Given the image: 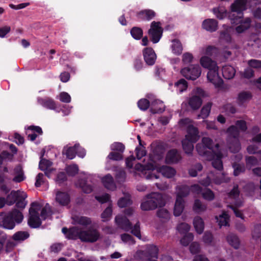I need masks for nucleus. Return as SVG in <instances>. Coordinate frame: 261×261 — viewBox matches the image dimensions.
<instances>
[{
	"label": "nucleus",
	"mask_w": 261,
	"mask_h": 261,
	"mask_svg": "<svg viewBox=\"0 0 261 261\" xmlns=\"http://www.w3.org/2000/svg\"><path fill=\"white\" fill-rule=\"evenodd\" d=\"M23 219L22 212L16 208L6 213H0V227L5 229H13L16 224H20Z\"/></svg>",
	"instance_id": "nucleus-1"
},
{
	"label": "nucleus",
	"mask_w": 261,
	"mask_h": 261,
	"mask_svg": "<svg viewBox=\"0 0 261 261\" xmlns=\"http://www.w3.org/2000/svg\"><path fill=\"white\" fill-rule=\"evenodd\" d=\"M165 203L162 194L158 192L151 193L146 195L144 201L141 204V208L143 211H151L158 207H163Z\"/></svg>",
	"instance_id": "nucleus-2"
},
{
	"label": "nucleus",
	"mask_w": 261,
	"mask_h": 261,
	"mask_svg": "<svg viewBox=\"0 0 261 261\" xmlns=\"http://www.w3.org/2000/svg\"><path fill=\"white\" fill-rule=\"evenodd\" d=\"M213 140L208 137H203L201 143H198L196 149L198 154L206 159H211L213 156L214 153L217 151Z\"/></svg>",
	"instance_id": "nucleus-3"
},
{
	"label": "nucleus",
	"mask_w": 261,
	"mask_h": 261,
	"mask_svg": "<svg viewBox=\"0 0 261 261\" xmlns=\"http://www.w3.org/2000/svg\"><path fill=\"white\" fill-rule=\"evenodd\" d=\"M247 0H236L231 6V12L228 15L229 19L238 21L243 16V11L246 9Z\"/></svg>",
	"instance_id": "nucleus-4"
},
{
	"label": "nucleus",
	"mask_w": 261,
	"mask_h": 261,
	"mask_svg": "<svg viewBox=\"0 0 261 261\" xmlns=\"http://www.w3.org/2000/svg\"><path fill=\"white\" fill-rule=\"evenodd\" d=\"M163 29L160 21H153L150 24V28L148 31L150 39L153 43L159 42L162 37Z\"/></svg>",
	"instance_id": "nucleus-5"
},
{
	"label": "nucleus",
	"mask_w": 261,
	"mask_h": 261,
	"mask_svg": "<svg viewBox=\"0 0 261 261\" xmlns=\"http://www.w3.org/2000/svg\"><path fill=\"white\" fill-rule=\"evenodd\" d=\"M201 68L199 65H191L181 70V74L188 80L194 81L201 75Z\"/></svg>",
	"instance_id": "nucleus-6"
},
{
	"label": "nucleus",
	"mask_w": 261,
	"mask_h": 261,
	"mask_svg": "<svg viewBox=\"0 0 261 261\" xmlns=\"http://www.w3.org/2000/svg\"><path fill=\"white\" fill-rule=\"evenodd\" d=\"M38 204L37 202H34L31 203V206L34 207L38 206ZM29 217L28 221L29 226L32 228H38L41 225L42 222L39 217L38 212L33 207H31L29 210Z\"/></svg>",
	"instance_id": "nucleus-7"
},
{
	"label": "nucleus",
	"mask_w": 261,
	"mask_h": 261,
	"mask_svg": "<svg viewBox=\"0 0 261 261\" xmlns=\"http://www.w3.org/2000/svg\"><path fill=\"white\" fill-rule=\"evenodd\" d=\"M99 236L100 234L96 229L90 227L86 230H82L80 239L83 242L94 243L98 240Z\"/></svg>",
	"instance_id": "nucleus-8"
},
{
	"label": "nucleus",
	"mask_w": 261,
	"mask_h": 261,
	"mask_svg": "<svg viewBox=\"0 0 261 261\" xmlns=\"http://www.w3.org/2000/svg\"><path fill=\"white\" fill-rule=\"evenodd\" d=\"M147 97L151 101L150 111L152 114L162 113L165 111V106L163 102L158 99L154 98L152 94H148Z\"/></svg>",
	"instance_id": "nucleus-9"
},
{
	"label": "nucleus",
	"mask_w": 261,
	"mask_h": 261,
	"mask_svg": "<svg viewBox=\"0 0 261 261\" xmlns=\"http://www.w3.org/2000/svg\"><path fill=\"white\" fill-rule=\"evenodd\" d=\"M217 149V151L214 153L213 156L211 159H206L208 161H212V164L213 167L219 171H221L223 169V163L222 159L223 158V154L220 148L219 144L217 143L215 145Z\"/></svg>",
	"instance_id": "nucleus-10"
},
{
	"label": "nucleus",
	"mask_w": 261,
	"mask_h": 261,
	"mask_svg": "<svg viewBox=\"0 0 261 261\" xmlns=\"http://www.w3.org/2000/svg\"><path fill=\"white\" fill-rule=\"evenodd\" d=\"M208 81L213 84L215 87H220L223 84V80L218 73V66L211 68L207 73Z\"/></svg>",
	"instance_id": "nucleus-11"
},
{
	"label": "nucleus",
	"mask_w": 261,
	"mask_h": 261,
	"mask_svg": "<svg viewBox=\"0 0 261 261\" xmlns=\"http://www.w3.org/2000/svg\"><path fill=\"white\" fill-rule=\"evenodd\" d=\"M229 19L232 24H239L235 29L236 31L239 34L242 33L246 31L250 28L251 25V20L249 17L244 19L243 16H242L240 20L239 19L238 21H236V20L233 21L232 19Z\"/></svg>",
	"instance_id": "nucleus-12"
},
{
	"label": "nucleus",
	"mask_w": 261,
	"mask_h": 261,
	"mask_svg": "<svg viewBox=\"0 0 261 261\" xmlns=\"http://www.w3.org/2000/svg\"><path fill=\"white\" fill-rule=\"evenodd\" d=\"M82 230L78 227L73 226L69 229L67 227H63L62 229V232L66 236V238L69 240L80 239Z\"/></svg>",
	"instance_id": "nucleus-13"
},
{
	"label": "nucleus",
	"mask_w": 261,
	"mask_h": 261,
	"mask_svg": "<svg viewBox=\"0 0 261 261\" xmlns=\"http://www.w3.org/2000/svg\"><path fill=\"white\" fill-rule=\"evenodd\" d=\"M144 60L148 66H152L154 64L156 59V54L151 47H146L143 50Z\"/></svg>",
	"instance_id": "nucleus-14"
},
{
	"label": "nucleus",
	"mask_w": 261,
	"mask_h": 261,
	"mask_svg": "<svg viewBox=\"0 0 261 261\" xmlns=\"http://www.w3.org/2000/svg\"><path fill=\"white\" fill-rule=\"evenodd\" d=\"M115 222L117 226L125 231H129L132 228V224L128 219L125 216H117Z\"/></svg>",
	"instance_id": "nucleus-15"
},
{
	"label": "nucleus",
	"mask_w": 261,
	"mask_h": 261,
	"mask_svg": "<svg viewBox=\"0 0 261 261\" xmlns=\"http://www.w3.org/2000/svg\"><path fill=\"white\" fill-rule=\"evenodd\" d=\"M156 13L151 9H145L138 12L136 16L139 20L149 21L155 17Z\"/></svg>",
	"instance_id": "nucleus-16"
},
{
	"label": "nucleus",
	"mask_w": 261,
	"mask_h": 261,
	"mask_svg": "<svg viewBox=\"0 0 261 261\" xmlns=\"http://www.w3.org/2000/svg\"><path fill=\"white\" fill-rule=\"evenodd\" d=\"M56 200L60 205L66 206L70 202V197L67 192L58 191L56 193Z\"/></svg>",
	"instance_id": "nucleus-17"
},
{
	"label": "nucleus",
	"mask_w": 261,
	"mask_h": 261,
	"mask_svg": "<svg viewBox=\"0 0 261 261\" xmlns=\"http://www.w3.org/2000/svg\"><path fill=\"white\" fill-rule=\"evenodd\" d=\"M198 130L197 127L192 125H190L187 128V134L186 135V139L193 142H196L199 139Z\"/></svg>",
	"instance_id": "nucleus-18"
},
{
	"label": "nucleus",
	"mask_w": 261,
	"mask_h": 261,
	"mask_svg": "<svg viewBox=\"0 0 261 261\" xmlns=\"http://www.w3.org/2000/svg\"><path fill=\"white\" fill-rule=\"evenodd\" d=\"M181 159V156L176 149L170 150L166 155V160L168 163H176Z\"/></svg>",
	"instance_id": "nucleus-19"
},
{
	"label": "nucleus",
	"mask_w": 261,
	"mask_h": 261,
	"mask_svg": "<svg viewBox=\"0 0 261 261\" xmlns=\"http://www.w3.org/2000/svg\"><path fill=\"white\" fill-rule=\"evenodd\" d=\"M218 21L214 19H206L202 22V28L210 32H214L217 30Z\"/></svg>",
	"instance_id": "nucleus-20"
},
{
	"label": "nucleus",
	"mask_w": 261,
	"mask_h": 261,
	"mask_svg": "<svg viewBox=\"0 0 261 261\" xmlns=\"http://www.w3.org/2000/svg\"><path fill=\"white\" fill-rule=\"evenodd\" d=\"M101 181L104 187L108 190L114 191L116 189V185L113 177L111 174H108L103 177Z\"/></svg>",
	"instance_id": "nucleus-21"
},
{
	"label": "nucleus",
	"mask_w": 261,
	"mask_h": 261,
	"mask_svg": "<svg viewBox=\"0 0 261 261\" xmlns=\"http://www.w3.org/2000/svg\"><path fill=\"white\" fill-rule=\"evenodd\" d=\"M79 147L80 145L79 144H75L72 147H64L62 153L63 154L66 155L67 159L72 160L75 157Z\"/></svg>",
	"instance_id": "nucleus-22"
},
{
	"label": "nucleus",
	"mask_w": 261,
	"mask_h": 261,
	"mask_svg": "<svg viewBox=\"0 0 261 261\" xmlns=\"http://www.w3.org/2000/svg\"><path fill=\"white\" fill-rule=\"evenodd\" d=\"M152 153L157 159H162L165 152L164 146L161 143H158L152 145Z\"/></svg>",
	"instance_id": "nucleus-23"
},
{
	"label": "nucleus",
	"mask_w": 261,
	"mask_h": 261,
	"mask_svg": "<svg viewBox=\"0 0 261 261\" xmlns=\"http://www.w3.org/2000/svg\"><path fill=\"white\" fill-rule=\"evenodd\" d=\"M39 103L43 107L50 109L55 110L57 108L56 103L55 100L49 97L40 98L38 99Z\"/></svg>",
	"instance_id": "nucleus-24"
},
{
	"label": "nucleus",
	"mask_w": 261,
	"mask_h": 261,
	"mask_svg": "<svg viewBox=\"0 0 261 261\" xmlns=\"http://www.w3.org/2000/svg\"><path fill=\"white\" fill-rule=\"evenodd\" d=\"M228 147L231 152H238L241 149V144L239 139H227Z\"/></svg>",
	"instance_id": "nucleus-25"
},
{
	"label": "nucleus",
	"mask_w": 261,
	"mask_h": 261,
	"mask_svg": "<svg viewBox=\"0 0 261 261\" xmlns=\"http://www.w3.org/2000/svg\"><path fill=\"white\" fill-rule=\"evenodd\" d=\"M200 63L203 68H207L208 70L211 68H215L217 66L215 61L206 56L201 57L200 60Z\"/></svg>",
	"instance_id": "nucleus-26"
},
{
	"label": "nucleus",
	"mask_w": 261,
	"mask_h": 261,
	"mask_svg": "<svg viewBox=\"0 0 261 261\" xmlns=\"http://www.w3.org/2000/svg\"><path fill=\"white\" fill-rule=\"evenodd\" d=\"M222 73L224 78L229 80L234 77L236 70L232 66L226 65L222 67Z\"/></svg>",
	"instance_id": "nucleus-27"
},
{
	"label": "nucleus",
	"mask_w": 261,
	"mask_h": 261,
	"mask_svg": "<svg viewBox=\"0 0 261 261\" xmlns=\"http://www.w3.org/2000/svg\"><path fill=\"white\" fill-rule=\"evenodd\" d=\"M159 172L167 178H171L174 176L176 171L174 169L167 166H162L159 168Z\"/></svg>",
	"instance_id": "nucleus-28"
},
{
	"label": "nucleus",
	"mask_w": 261,
	"mask_h": 261,
	"mask_svg": "<svg viewBox=\"0 0 261 261\" xmlns=\"http://www.w3.org/2000/svg\"><path fill=\"white\" fill-rule=\"evenodd\" d=\"M185 208V201L184 199H176L174 204L173 214L175 216H179L182 213Z\"/></svg>",
	"instance_id": "nucleus-29"
},
{
	"label": "nucleus",
	"mask_w": 261,
	"mask_h": 261,
	"mask_svg": "<svg viewBox=\"0 0 261 261\" xmlns=\"http://www.w3.org/2000/svg\"><path fill=\"white\" fill-rule=\"evenodd\" d=\"M176 198L184 199V197H187L190 193V188L187 185H181L177 187Z\"/></svg>",
	"instance_id": "nucleus-30"
},
{
	"label": "nucleus",
	"mask_w": 261,
	"mask_h": 261,
	"mask_svg": "<svg viewBox=\"0 0 261 261\" xmlns=\"http://www.w3.org/2000/svg\"><path fill=\"white\" fill-rule=\"evenodd\" d=\"M202 102V99L197 95L193 96L190 98L188 102L189 106L193 110L198 109L201 107Z\"/></svg>",
	"instance_id": "nucleus-31"
},
{
	"label": "nucleus",
	"mask_w": 261,
	"mask_h": 261,
	"mask_svg": "<svg viewBox=\"0 0 261 261\" xmlns=\"http://www.w3.org/2000/svg\"><path fill=\"white\" fill-rule=\"evenodd\" d=\"M193 225L196 232L198 234H201L203 232L204 228V222L201 217L199 216L195 217L193 220Z\"/></svg>",
	"instance_id": "nucleus-32"
},
{
	"label": "nucleus",
	"mask_w": 261,
	"mask_h": 261,
	"mask_svg": "<svg viewBox=\"0 0 261 261\" xmlns=\"http://www.w3.org/2000/svg\"><path fill=\"white\" fill-rule=\"evenodd\" d=\"M229 244L234 249H238L240 247V240L238 237L234 233H229L226 237Z\"/></svg>",
	"instance_id": "nucleus-33"
},
{
	"label": "nucleus",
	"mask_w": 261,
	"mask_h": 261,
	"mask_svg": "<svg viewBox=\"0 0 261 261\" xmlns=\"http://www.w3.org/2000/svg\"><path fill=\"white\" fill-rule=\"evenodd\" d=\"M159 253L158 248L153 245L147 246L145 250V254L148 257L158 258Z\"/></svg>",
	"instance_id": "nucleus-34"
},
{
	"label": "nucleus",
	"mask_w": 261,
	"mask_h": 261,
	"mask_svg": "<svg viewBox=\"0 0 261 261\" xmlns=\"http://www.w3.org/2000/svg\"><path fill=\"white\" fill-rule=\"evenodd\" d=\"M21 193L18 191H12L6 199V204L8 205L14 204L17 201Z\"/></svg>",
	"instance_id": "nucleus-35"
},
{
	"label": "nucleus",
	"mask_w": 261,
	"mask_h": 261,
	"mask_svg": "<svg viewBox=\"0 0 261 261\" xmlns=\"http://www.w3.org/2000/svg\"><path fill=\"white\" fill-rule=\"evenodd\" d=\"M252 97L251 93L249 91H243L240 92L238 97V103L242 105L244 103L249 101Z\"/></svg>",
	"instance_id": "nucleus-36"
},
{
	"label": "nucleus",
	"mask_w": 261,
	"mask_h": 261,
	"mask_svg": "<svg viewBox=\"0 0 261 261\" xmlns=\"http://www.w3.org/2000/svg\"><path fill=\"white\" fill-rule=\"evenodd\" d=\"M78 184L85 193L89 194L93 191L92 186L91 184H88L87 180L85 178L79 179Z\"/></svg>",
	"instance_id": "nucleus-37"
},
{
	"label": "nucleus",
	"mask_w": 261,
	"mask_h": 261,
	"mask_svg": "<svg viewBox=\"0 0 261 261\" xmlns=\"http://www.w3.org/2000/svg\"><path fill=\"white\" fill-rule=\"evenodd\" d=\"M27 197V195L25 193H22L20 195L19 198L17 200V201L15 202V206L17 208L20 209V210H23L25 206L27 204V201H25V199Z\"/></svg>",
	"instance_id": "nucleus-38"
},
{
	"label": "nucleus",
	"mask_w": 261,
	"mask_h": 261,
	"mask_svg": "<svg viewBox=\"0 0 261 261\" xmlns=\"http://www.w3.org/2000/svg\"><path fill=\"white\" fill-rule=\"evenodd\" d=\"M193 142L189 140L185 139L182 141V146L185 152L187 154H191L194 149Z\"/></svg>",
	"instance_id": "nucleus-39"
},
{
	"label": "nucleus",
	"mask_w": 261,
	"mask_h": 261,
	"mask_svg": "<svg viewBox=\"0 0 261 261\" xmlns=\"http://www.w3.org/2000/svg\"><path fill=\"white\" fill-rule=\"evenodd\" d=\"M172 43L171 48L172 52L176 55H180L182 51V46L180 41L175 39L172 40Z\"/></svg>",
	"instance_id": "nucleus-40"
},
{
	"label": "nucleus",
	"mask_w": 261,
	"mask_h": 261,
	"mask_svg": "<svg viewBox=\"0 0 261 261\" xmlns=\"http://www.w3.org/2000/svg\"><path fill=\"white\" fill-rule=\"evenodd\" d=\"M133 66L136 72H140L145 68L141 56H137L134 59Z\"/></svg>",
	"instance_id": "nucleus-41"
},
{
	"label": "nucleus",
	"mask_w": 261,
	"mask_h": 261,
	"mask_svg": "<svg viewBox=\"0 0 261 261\" xmlns=\"http://www.w3.org/2000/svg\"><path fill=\"white\" fill-rule=\"evenodd\" d=\"M157 216L161 219V221L166 222L170 218V214L168 210L165 208H160L156 212Z\"/></svg>",
	"instance_id": "nucleus-42"
},
{
	"label": "nucleus",
	"mask_w": 261,
	"mask_h": 261,
	"mask_svg": "<svg viewBox=\"0 0 261 261\" xmlns=\"http://www.w3.org/2000/svg\"><path fill=\"white\" fill-rule=\"evenodd\" d=\"M30 237L28 231H19L15 232L12 236V239L15 241H23Z\"/></svg>",
	"instance_id": "nucleus-43"
},
{
	"label": "nucleus",
	"mask_w": 261,
	"mask_h": 261,
	"mask_svg": "<svg viewBox=\"0 0 261 261\" xmlns=\"http://www.w3.org/2000/svg\"><path fill=\"white\" fill-rule=\"evenodd\" d=\"M227 132L229 134L227 139H239L240 132L238 127L235 125L230 126L227 129Z\"/></svg>",
	"instance_id": "nucleus-44"
},
{
	"label": "nucleus",
	"mask_w": 261,
	"mask_h": 261,
	"mask_svg": "<svg viewBox=\"0 0 261 261\" xmlns=\"http://www.w3.org/2000/svg\"><path fill=\"white\" fill-rule=\"evenodd\" d=\"M212 103L208 102L204 105L201 110L200 113L198 115V118L205 119L208 116L211 112Z\"/></svg>",
	"instance_id": "nucleus-45"
},
{
	"label": "nucleus",
	"mask_w": 261,
	"mask_h": 261,
	"mask_svg": "<svg viewBox=\"0 0 261 261\" xmlns=\"http://www.w3.org/2000/svg\"><path fill=\"white\" fill-rule=\"evenodd\" d=\"M130 33L134 39L140 40L143 37V31L141 28L134 27L131 29Z\"/></svg>",
	"instance_id": "nucleus-46"
},
{
	"label": "nucleus",
	"mask_w": 261,
	"mask_h": 261,
	"mask_svg": "<svg viewBox=\"0 0 261 261\" xmlns=\"http://www.w3.org/2000/svg\"><path fill=\"white\" fill-rule=\"evenodd\" d=\"M174 86L180 93L186 90L188 88V83L184 79H181L175 83Z\"/></svg>",
	"instance_id": "nucleus-47"
},
{
	"label": "nucleus",
	"mask_w": 261,
	"mask_h": 261,
	"mask_svg": "<svg viewBox=\"0 0 261 261\" xmlns=\"http://www.w3.org/2000/svg\"><path fill=\"white\" fill-rule=\"evenodd\" d=\"M43 154L40 157V161L39 164V168L42 171L46 170L52 165V162L48 160L43 158Z\"/></svg>",
	"instance_id": "nucleus-48"
},
{
	"label": "nucleus",
	"mask_w": 261,
	"mask_h": 261,
	"mask_svg": "<svg viewBox=\"0 0 261 261\" xmlns=\"http://www.w3.org/2000/svg\"><path fill=\"white\" fill-rule=\"evenodd\" d=\"M74 220L77 224L83 226H87L91 223L90 218L85 216L76 217Z\"/></svg>",
	"instance_id": "nucleus-49"
},
{
	"label": "nucleus",
	"mask_w": 261,
	"mask_h": 261,
	"mask_svg": "<svg viewBox=\"0 0 261 261\" xmlns=\"http://www.w3.org/2000/svg\"><path fill=\"white\" fill-rule=\"evenodd\" d=\"M52 214L53 213L50 206L48 204H46L41 211L40 217L43 220H45L48 217L51 216Z\"/></svg>",
	"instance_id": "nucleus-50"
},
{
	"label": "nucleus",
	"mask_w": 261,
	"mask_h": 261,
	"mask_svg": "<svg viewBox=\"0 0 261 261\" xmlns=\"http://www.w3.org/2000/svg\"><path fill=\"white\" fill-rule=\"evenodd\" d=\"M151 101H150L149 100L146 98H142L140 99L138 102V108L142 111H145L147 110L150 106H151Z\"/></svg>",
	"instance_id": "nucleus-51"
},
{
	"label": "nucleus",
	"mask_w": 261,
	"mask_h": 261,
	"mask_svg": "<svg viewBox=\"0 0 261 261\" xmlns=\"http://www.w3.org/2000/svg\"><path fill=\"white\" fill-rule=\"evenodd\" d=\"M213 12L217 18L220 20L224 19L227 16L226 11L220 9L219 8H213Z\"/></svg>",
	"instance_id": "nucleus-52"
},
{
	"label": "nucleus",
	"mask_w": 261,
	"mask_h": 261,
	"mask_svg": "<svg viewBox=\"0 0 261 261\" xmlns=\"http://www.w3.org/2000/svg\"><path fill=\"white\" fill-rule=\"evenodd\" d=\"M206 208V206L202 204L201 202L199 199H196L194 201L193 205V210L196 212H201L205 211Z\"/></svg>",
	"instance_id": "nucleus-53"
},
{
	"label": "nucleus",
	"mask_w": 261,
	"mask_h": 261,
	"mask_svg": "<svg viewBox=\"0 0 261 261\" xmlns=\"http://www.w3.org/2000/svg\"><path fill=\"white\" fill-rule=\"evenodd\" d=\"M194 236L192 233H188L180 240V243L184 246H187L193 240Z\"/></svg>",
	"instance_id": "nucleus-54"
},
{
	"label": "nucleus",
	"mask_w": 261,
	"mask_h": 261,
	"mask_svg": "<svg viewBox=\"0 0 261 261\" xmlns=\"http://www.w3.org/2000/svg\"><path fill=\"white\" fill-rule=\"evenodd\" d=\"M220 220L219 222V225L220 227L222 226H229V216L226 212H223L220 215Z\"/></svg>",
	"instance_id": "nucleus-55"
},
{
	"label": "nucleus",
	"mask_w": 261,
	"mask_h": 261,
	"mask_svg": "<svg viewBox=\"0 0 261 261\" xmlns=\"http://www.w3.org/2000/svg\"><path fill=\"white\" fill-rule=\"evenodd\" d=\"M117 204L119 207L123 208L130 205L132 204V201L129 197H122L119 199Z\"/></svg>",
	"instance_id": "nucleus-56"
},
{
	"label": "nucleus",
	"mask_w": 261,
	"mask_h": 261,
	"mask_svg": "<svg viewBox=\"0 0 261 261\" xmlns=\"http://www.w3.org/2000/svg\"><path fill=\"white\" fill-rule=\"evenodd\" d=\"M112 214V208L111 206H108L101 215V217L103 221H107L109 220Z\"/></svg>",
	"instance_id": "nucleus-57"
},
{
	"label": "nucleus",
	"mask_w": 261,
	"mask_h": 261,
	"mask_svg": "<svg viewBox=\"0 0 261 261\" xmlns=\"http://www.w3.org/2000/svg\"><path fill=\"white\" fill-rule=\"evenodd\" d=\"M125 149L124 145L120 142H115L111 145V149L122 154Z\"/></svg>",
	"instance_id": "nucleus-58"
},
{
	"label": "nucleus",
	"mask_w": 261,
	"mask_h": 261,
	"mask_svg": "<svg viewBox=\"0 0 261 261\" xmlns=\"http://www.w3.org/2000/svg\"><path fill=\"white\" fill-rule=\"evenodd\" d=\"M202 195L204 199L208 201L213 200L215 198L214 192L210 189H206L202 193Z\"/></svg>",
	"instance_id": "nucleus-59"
},
{
	"label": "nucleus",
	"mask_w": 261,
	"mask_h": 261,
	"mask_svg": "<svg viewBox=\"0 0 261 261\" xmlns=\"http://www.w3.org/2000/svg\"><path fill=\"white\" fill-rule=\"evenodd\" d=\"M177 229L179 233L184 234L188 232L190 229V226L186 223H181L177 226Z\"/></svg>",
	"instance_id": "nucleus-60"
},
{
	"label": "nucleus",
	"mask_w": 261,
	"mask_h": 261,
	"mask_svg": "<svg viewBox=\"0 0 261 261\" xmlns=\"http://www.w3.org/2000/svg\"><path fill=\"white\" fill-rule=\"evenodd\" d=\"M232 167L234 169L233 175L236 176H238L241 173H243L245 171L244 166L239 164H233Z\"/></svg>",
	"instance_id": "nucleus-61"
},
{
	"label": "nucleus",
	"mask_w": 261,
	"mask_h": 261,
	"mask_svg": "<svg viewBox=\"0 0 261 261\" xmlns=\"http://www.w3.org/2000/svg\"><path fill=\"white\" fill-rule=\"evenodd\" d=\"M130 230H131V232L133 235H134L139 239L141 238L140 223L139 221H138L133 227L132 226V228Z\"/></svg>",
	"instance_id": "nucleus-62"
},
{
	"label": "nucleus",
	"mask_w": 261,
	"mask_h": 261,
	"mask_svg": "<svg viewBox=\"0 0 261 261\" xmlns=\"http://www.w3.org/2000/svg\"><path fill=\"white\" fill-rule=\"evenodd\" d=\"M67 173L69 176H74L78 173L79 168L77 165H73L69 166L66 169Z\"/></svg>",
	"instance_id": "nucleus-63"
},
{
	"label": "nucleus",
	"mask_w": 261,
	"mask_h": 261,
	"mask_svg": "<svg viewBox=\"0 0 261 261\" xmlns=\"http://www.w3.org/2000/svg\"><path fill=\"white\" fill-rule=\"evenodd\" d=\"M252 236L253 238L257 239L261 236V224H257L254 227L252 232Z\"/></svg>",
	"instance_id": "nucleus-64"
}]
</instances>
